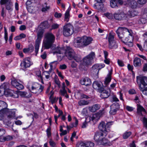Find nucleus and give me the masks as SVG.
I'll return each mask as SVG.
<instances>
[{"mask_svg":"<svg viewBox=\"0 0 147 147\" xmlns=\"http://www.w3.org/2000/svg\"><path fill=\"white\" fill-rule=\"evenodd\" d=\"M116 32L121 41L129 47L133 46L134 36L132 30L119 27L116 30Z\"/></svg>","mask_w":147,"mask_h":147,"instance_id":"1","label":"nucleus"},{"mask_svg":"<svg viewBox=\"0 0 147 147\" xmlns=\"http://www.w3.org/2000/svg\"><path fill=\"white\" fill-rule=\"evenodd\" d=\"M9 84L7 83H4L0 86V93L4 94L6 96H10L13 98H18L19 95L22 97L28 98L31 96L25 91H15L9 89Z\"/></svg>","mask_w":147,"mask_h":147,"instance_id":"2","label":"nucleus"},{"mask_svg":"<svg viewBox=\"0 0 147 147\" xmlns=\"http://www.w3.org/2000/svg\"><path fill=\"white\" fill-rule=\"evenodd\" d=\"M92 40L91 37L86 36L78 37L76 39L74 46L76 47L79 48L85 47L91 43Z\"/></svg>","mask_w":147,"mask_h":147,"instance_id":"3","label":"nucleus"},{"mask_svg":"<svg viewBox=\"0 0 147 147\" xmlns=\"http://www.w3.org/2000/svg\"><path fill=\"white\" fill-rule=\"evenodd\" d=\"M55 37L51 32L46 33L43 41V47L46 49L50 48L54 42Z\"/></svg>","mask_w":147,"mask_h":147,"instance_id":"4","label":"nucleus"},{"mask_svg":"<svg viewBox=\"0 0 147 147\" xmlns=\"http://www.w3.org/2000/svg\"><path fill=\"white\" fill-rule=\"evenodd\" d=\"M65 56L69 60L74 59L77 62L80 61L81 58L77 55L74 51L69 47H67L65 49Z\"/></svg>","mask_w":147,"mask_h":147,"instance_id":"5","label":"nucleus"},{"mask_svg":"<svg viewBox=\"0 0 147 147\" xmlns=\"http://www.w3.org/2000/svg\"><path fill=\"white\" fill-rule=\"evenodd\" d=\"M28 89L33 93L39 94L42 91L43 87L38 83H35L29 87Z\"/></svg>","mask_w":147,"mask_h":147,"instance_id":"6","label":"nucleus"},{"mask_svg":"<svg viewBox=\"0 0 147 147\" xmlns=\"http://www.w3.org/2000/svg\"><path fill=\"white\" fill-rule=\"evenodd\" d=\"M63 34L66 36L72 35L74 32L73 26L70 24H67L63 27Z\"/></svg>","mask_w":147,"mask_h":147,"instance_id":"7","label":"nucleus"},{"mask_svg":"<svg viewBox=\"0 0 147 147\" xmlns=\"http://www.w3.org/2000/svg\"><path fill=\"white\" fill-rule=\"evenodd\" d=\"M104 113V111L103 109L100 110L97 113L93 114L92 116L90 118V120L92 121L94 123H96L103 115Z\"/></svg>","mask_w":147,"mask_h":147,"instance_id":"8","label":"nucleus"},{"mask_svg":"<svg viewBox=\"0 0 147 147\" xmlns=\"http://www.w3.org/2000/svg\"><path fill=\"white\" fill-rule=\"evenodd\" d=\"M94 56V53L93 52L91 53L88 55L83 59V64L85 65H90Z\"/></svg>","mask_w":147,"mask_h":147,"instance_id":"9","label":"nucleus"},{"mask_svg":"<svg viewBox=\"0 0 147 147\" xmlns=\"http://www.w3.org/2000/svg\"><path fill=\"white\" fill-rule=\"evenodd\" d=\"M109 47L110 49H116L117 47V45L114 39V36L109 34L108 36Z\"/></svg>","mask_w":147,"mask_h":147,"instance_id":"10","label":"nucleus"},{"mask_svg":"<svg viewBox=\"0 0 147 147\" xmlns=\"http://www.w3.org/2000/svg\"><path fill=\"white\" fill-rule=\"evenodd\" d=\"M32 64V62L30 58L27 57L25 58L23 60L21 63V66L23 69L29 67Z\"/></svg>","mask_w":147,"mask_h":147,"instance_id":"11","label":"nucleus"},{"mask_svg":"<svg viewBox=\"0 0 147 147\" xmlns=\"http://www.w3.org/2000/svg\"><path fill=\"white\" fill-rule=\"evenodd\" d=\"M137 81L138 83H140L139 85L140 90V86L144 88L147 86V78L146 77H137Z\"/></svg>","mask_w":147,"mask_h":147,"instance_id":"12","label":"nucleus"},{"mask_svg":"<svg viewBox=\"0 0 147 147\" xmlns=\"http://www.w3.org/2000/svg\"><path fill=\"white\" fill-rule=\"evenodd\" d=\"M4 112L7 116V118L10 119H13L15 117V113L16 110L15 109H5Z\"/></svg>","mask_w":147,"mask_h":147,"instance_id":"13","label":"nucleus"},{"mask_svg":"<svg viewBox=\"0 0 147 147\" xmlns=\"http://www.w3.org/2000/svg\"><path fill=\"white\" fill-rule=\"evenodd\" d=\"M11 84L13 86L18 90H22L24 88L22 84L19 83L17 80L14 78L11 79Z\"/></svg>","mask_w":147,"mask_h":147,"instance_id":"14","label":"nucleus"},{"mask_svg":"<svg viewBox=\"0 0 147 147\" xmlns=\"http://www.w3.org/2000/svg\"><path fill=\"white\" fill-rule=\"evenodd\" d=\"M127 15L123 12L119 13H115L114 14V18L117 20H121L125 19L127 18Z\"/></svg>","mask_w":147,"mask_h":147,"instance_id":"15","label":"nucleus"},{"mask_svg":"<svg viewBox=\"0 0 147 147\" xmlns=\"http://www.w3.org/2000/svg\"><path fill=\"white\" fill-rule=\"evenodd\" d=\"M107 135V133H104L100 132H96L94 136V139L95 141L98 143L103 136H106Z\"/></svg>","mask_w":147,"mask_h":147,"instance_id":"16","label":"nucleus"},{"mask_svg":"<svg viewBox=\"0 0 147 147\" xmlns=\"http://www.w3.org/2000/svg\"><path fill=\"white\" fill-rule=\"evenodd\" d=\"M111 110L109 113L111 114L115 115L116 113L117 110L119 108V104L117 103L113 104L111 106Z\"/></svg>","mask_w":147,"mask_h":147,"instance_id":"17","label":"nucleus"},{"mask_svg":"<svg viewBox=\"0 0 147 147\" xmlns=\"http://www.w3.org/2000/svg\"><path fill=\"white\" fill-rule=\"evenodd\" d=\"M98 128L100 130L102 131V133H107L109 131V129L107 128L106 125L104 121H101L98 125Z\"/></svg>","mask_w":147,"mask_h":147,"instance_id":"18","label":"nucleus"},{"mask_svg":"<svg viewBox=\"0 0 147 147\" xmlns=\"http://www.w3.org/2000/svg\"><path fill=\"white\" fill-rule=\"evenodd\" d=\"M80 82L82 85L86 86H89L91 84V80L87 77L82 78L80 80Z\"/></svg>","mask_w":147,"mask_h":147,"instance_id":"19","label":"nucleus"},{"mask_svg":"<svg viewBox=\"0 0 147 147\" xmlns=\"http://www.w3.org/2000/svg\"><path fill=\"white\" fill-rule=\"evenodd\" d=\"M146 113V110L143 107L140 105H137V113L138 115L142 116L143 114Z\"/></svg>","mask_w":147,"mask_h":147,"instance_id":"20","label":"nucleus"},{"mask_svg":"<svg viewBox=\"0 0 147 147\" xmlns=\"http://www.w3.org/2000/svg\"><path fill=\"white\" fill-rule=\"evenodd\" d=\"M80 145L81 147H94V143L91 141H85L81 142Z\"/></svg>","mask_w":147,"mask_h":147,"instance_id":"21","label":"nucleus"},{"mask_svg":"<svg viewBox=\"0 0 147 147\" xmlns=\"http://www.w3.org/2000/svg\"><path fill=\"white\" fill-rule=\"evenodd\" d=\"M92 86L94 88L99 90H102L103 89L101 85V83L100 82H94L93 83Z\"/></svg>","mask_w":147,"mask_h":147,"instance_id":"22","label":"nucleus"},{"mask_svg":"<svg viewBox=\"0 0 147 147\" xmlns=\"http://www.w3.org/2000/svg\"><path fill=\"white\" fill-rule=\"evenodd\" d=\"M127 3L126 5L132 8H135L137 7V3L134 0H127Z\"/></svg>","mask_w":147,"mask_h":147,"instance_id":"23","label":"nucleus"},{"mask_svg":"<svg viewBox=\"0 0 147 147\" xmlns=\"http://www.w3.org/2000/svg\"><path fill=\"white\" fill-rule=\"evenodd\" d=\"M140 21L142 24H145L147 22V10L144 11Z\"/></svg>","mask_w":147,"mask_h":147,"instance_id":"24","label":"nucleus"},{"mask_svg":"<svg viewBox=\"0 0 147 147\" xmlns=\"http://www.w3.org/2000/svg\"><path fill=\"white\" fill-rule=\"evenodd\" d=\"M100 90L101 91L100 94V97L102 98H107L109 97L110 94V92L106 90Z\"/></svg>","mask_w":147,"mask_h":147,"instance_id":"25","label":"nucleus"},{"mask_svg":"<svg viewBox=\"0 0 147 147\" xmlns=\"http://www.w3.org/2000/svg\"><path fill=\"white\" fill-rule=\"evenodd\" d=\"M100 107V106L99 105L95 104L92 106L89 107L88 109L90 111L94 112L99 109Z\"/></svg>","mask_w":147,"mask_h":147,"instance_id":"26","label":"nucleus"},{"mask_svg":"<svg viewBox=\"0 0 147 147\" xmlns=\"http://www.w3.org/2000/svg\"><path fill=\"white\" fill-rule=\"evenodd\" d=\"M7 104L5 102L0 100V110L4 112L5 109H7Z\"/></svg>","mask_w":147,"mask_h":147,"instance_id":"27","label":"nucleus"},{"mask_svg":"<svg viewBox=\"0 0 147 147\" xmlns=\"http://www.w3.org/2000/svg\"><path fill=\"white\" fill-rule=\"evenodd\" d=\"M134 64L136 67L140 66L141 64L140 59L138 57L135 58L134 60Z\"/></svg>","mask_w":147,"mask_h":147,"instance_id":"28","label":"nucleus"},{"mask_svg":"<svg viewBox=\"0 0 147 147\" xmlns=\"http://www.w3.org/2000/svg\"><path fill=\"white\" fill-rule=\"evenodd\" d=\"M111 72H110L107 75V77L105 78V85L107 86L108 85L110 82L111 80Z\"/></svg>","mask_w":147,"mask_h":147,"instance_id":"29","label":"nucleus"},{"mask_svg":"<svg viewBox=\"0 0 147 147\" xmlns=\"http://www.w3.org/2000/svg\"><path fill=\"white\" fill-rule=\"evenodd\" d=\"M74 118L75 119V123H71L69 125V126L67 125V128L68 130L70 129L71 128H73V127H76L78 125V120L75 117H74Z\"/></svg>","mask_w":147,"mask_h":147,"instance_id":"30","label":"nucleus"},{"mask_svg":"<svg viewBox=\"0 0 147 147\" xmlns=\"http://www.w3.org/2000/svg\"><path fill=\"white\" fill-rule=\"evenodd\" d=\"M70 9L68 8L66 11L65 14L64 20L66 22H68L70 17L69 11Z\"/></svg>","mask_w":147,"mask_h":147,"instance_id":"31","label":"nucleus"},{"mask_svg":"<svg viewBox=\"0 0 147 147\" xmlns=\"http://www.w3.org/2000/svg\"><path fill=\"white\" fill-rule=\"evenodd\" d=\"M41 40L36 39L35 41V51L36 53L38 51L40 44Z\"/></svg>","mask_w":147,"mask_h":147,"instance_id":"32","label":"nucleus"},{"mask_svg":"<svg viewBox=\"0 0 147 147\" xmlns=\"http://www.w3.org/2000/svg\"><path fill=\"white\" fill-rule=\"evenodd\" d=\"M89 100H80L78 102V104L80 106H83L88 105L89 104Z\"/></svg>","mask_w":147,"mask_h":147,"instance_id":"33","label":"nucleus"},{"mask_svg":"<svg viewBox=\"0 0 147 147\" xmlns=\"http://www.w3.org/2000/svg\"><path fill=\"white\" fill-rule=\"evenodd\" d=\"M36 74L38 77V80L42 83L43 84L42 77L41 76V71L39 70H38L36 71Z\"/></svg>","mask_w":147,"mask_h":147,"instance_id":"34","label":"nucleus"},{"mask_svg":"<svg viewBox=\"0 0 147 147\" xmlns=\"http://www.w3.org/2000/svg\"><path fill=\"white\" fill-rule=\"evenodd\" d=\"M105 136H103L102 138L101 139L98 144H100L101 145H104L108 143V141L105 138Z\"/></svg>","mask_w":147,"mask_h":147,"instance_id":"35","label":"nucleus"},{"mask_svg":"<svg viewBox=\"0 0 147 147\" xmlns=\"http://www.w3.org/2000/svg\"><path fill=\"white\" fill-rule=\"evenodd\" d=\"M104 15L108 19L110 20L113 19L114 17V15H113L112 13L109 12L105 13Z\"/></svg>","mask_w":147,"mask_h":147,"instance_id":"36","label":"nucleus"},{"mask_svg":"<svg viewBox=\"0 0 147 147\" xmlns=\"http://www.w3.org/2000/svg\"><path fill=\"white\" fill-rule=\"evenodd\" d=\"M110 6L112 8H114L117 6L116 0H111L110 1Z\"/></svg>","mask_w":147,"mask_h":147,"instance_id":"37","label":"nucleus"},{"mask_svg":"<svg viewBox=\"0 0 147 147\" xmlns=\"http://www.w3.org/2000/svg\"><path fill=\"white\" fill-rule=\"evenodd\" d=\"M43 75L45 76L47 80L48 81L49 80L51 76L49 72L45 71L43 73Z\"/></svg>","mask_w":147,"mask_h":147,"instance_id":"38","label":"nucleus"},{"mask_svg":"<svg viewBox=\"0 0 147 147\" xmlns=\"http://www.w3.org/2000/svg\"><path fill=\"white\" fill-rule=\"evenodd\" d=\"M140 90L144 94L147 95V87L142 88L140 86Z\"/></svg>","mask_w":147,"mask_h":147,"instance_id":"39","label":"nucleus"},{"mask_svg":"<svg viewBox=\"0 0 147 147\" xmlns=\"http://www.w3.org/2000/svg\"><path fill=\"white\" fill-rule=\"evenodd\" d=\"M129 13L130 16L131 17H134L138 14V12L134 10H133L131 11H129ZM128 14H129V13Z\"/></svg>","mask_w":147,"mask_h":147,"instance_id":"40","label":"nucleus"},{"mask_svg":"<svg viewBox=\"0 0 147 147\" xmlns=\"http://www.w3.org/2000/svg\"><path fill=\"white\" fill-rule=\"evenodd\" d=\"M131 134V132H126L123 134V138L124 139H126L128 138Z\"/></svg>","mask_w":147,"mask_h":147,"instance_id":"41","label":"nucleus"},{"mask_svg":"<svg viewBox=\"0 0 147 147\" xmlns=\"http://www.w3.org/2000/svg\"><path fill=\"white\" fill-rule=\"evenodd\" d=\"M48 25V23L46 21L41 23L40 26L41 28H45L47 27Z\"/></svg>","mask_w":147,"mask_h":147,"instance_id":"42","label":"nucleus"},{"mask_svg":"<svg viewBox=\"0 0 147 147\" xmlns=\"http://www.w3.org/2000/svg\"><path fill=\"white\" fill-rule=\"evenodd\" d=\"M64 52V50L63 48H60L55 51L54 53H57L59 54H63Z\"/></svg>","mask_w":147,"mask_h":147,"instance_id":"43","label":"nucleus"},{"mask_svg":"<svg viewBox=\"0 0 147 147\" xmlns=\"http://www.w3.org/2000/svg\"><path fill=\"white\" fill-rule=\"evenodd\" d=\"M92 68L94 70H95V71L97 73L98 72V70L100 69L99 64H97L94 65L92 66Z\"/></svg>","mask_w":147,"mask_h":147,"instance_id":"44","label":"nucleus"},{"mask_svg":"<svg viewBox=\"0 0 147 147\" xmlns=\"http://www.w3.org/2000/svg\"><path fill=\"white\" fill-rule=\"evenodd\" d=\"M82 94V93L80 91H78L76 92L75 94V96L76 98L78 99H81V98Z\"/></svg>","mask_w":147,"mask_h":147,"instance_id":"45","label":"nucleus"},{"mask_svg":"<svg viewBox=\"0 0 147 147\" xmlns=\"http://www.w3.org/2000/svg\"><path fill=\"white\" fill-rule=\"evenodd\" d=\"M49 9V7L47 6V4L46 3H45L42 9V11L43 12H45Z\"/></svg>","mask_w":147,"mask_h":147,"instance_id":"46","label":"nucleus"},{"mask_svg":"<svg viewBox=\"0 0 147 147\" xmlns=\"http://www.w3.org/2000/svg\"><path fill=\"white\" fill-rule=\"evenodd\" d=\"M57 61H54L51 62L50 64V66L51 69L55 67L57 64Z\"/></svg>","mask_w":147,"mask_h":147,"instance_id":"47","label":"nucleus"},{"mask_svg":"<svg viewBox=\"0 0 147 147\" xmlns=\"http://www.w3.org/2000/svg\"><path fill=\"white\" fill-rule=\"evenodd\" d=\"M43 33V32L42 31H40V32H38L37 34V39L41 40L42 36Z\"/></svg>","mask_w":147,"mask_h":147,"instance_id":"48","label":"nucleus"},{"mask_svg":"<svg viewBox=\"0 0 147 147\" xmlns=\"http://www.w3.org/2000/svg\"><path fill=\"white\" fill-rule=\"evenodd\" d=\"M11 0H1L0 3L1 5L6 4L7 2L10 3Z\"/></svg>","mask_w":147,"mask_h":147,"instance_id":"49","label":"nucleus"},{"mask_svg":"<svg viewBox=\"0 0 147 147\" xmlns=\"http://www.w3.org/2000/svg\"><path fill=\"white\" fill-rule=\"evenodd\" d=\"M147 2V0H138V4L143 5L145 4Z\"/></svg>","mask_w":147,"mask_h":147,"instance_id":"50","label":"nucleus"},{"mask_svg":"<svg viewBox=\"0 0 147 147\" xmlns=\"http://www.w3.org/2000/svg\"><path fill=\"white\" fill-rule=\"evenodd\" d=\"M49 144L52 147H56V143L52 140H50Z\"/></svg>","mask_w":147,"mask_h":147,"instance_id":"51","label":"nucleus"},{"mask_svg":"<svg viewBox=\"0 0 147 147\" xmlns=\"http://www.w3.org/2000/svg\"><path fill=\"white\" fill-rule=\"evenodd\" d=\"M49 99L52 104L57 101V99L56 100L55 98L53 97L50 96Z\"/></svg>","mask_w":147,"mask_h":147,"instance_id":"52","label":"nucleus"},{"mask_svg":"<svg viewBox=\"0 0 147 147\" xmlns=\"http://www.w3.org/2000/svg\"><path fill=\"white\" fill-rule=\"evenodd\" d=\"M55 83L58 85L59 88L60 87V82L59 79L57 78H56L55 79Z\"/></svg>","mask_w":147,"mask_h":147,"instance_id":"53","label":"nucleus"},{"mask_svg":"<svg viewBox=\"0 0 147 147\" xmlns=\"http://www.w3.org/2000/svg\"><path fill=\"white\" fill-rule=\"evenodd\" d=\"M143 123L146 128L147 129V119L144 117L143 119Z\"/></svg>","mask_w":147,"mask_h":147,"instance_id":"54","label":"nucleus"},{"mask_svg":"<svg viewBox=\"0 0 147 147\" xmlns=\"http://www.w3.org/2000/svg\"><path fill=\"white\" fill-rule=\"evenodd\" d=\"M51 129L50 127L47 128L46 130V132L47 134L48 137H50L51 136Z\"/></svg>","mask_w":147,"mask_h":147,"instance_id":"55","label":"nucleus"},{"mask_svg":"<svg viewBox=\"0 0 147 147\" xmlns=\"http://www.w3.org/2000/svg\"><path fill=\"white\" fill-rule=\"evenodd\" d=\"M5 141H8L12 140L13 139V137L11 136L8 135L5 137Z\"/></svg>","mask_w":147,"mask_h":147,"instance_id":"56","label":"nucleus"},{"mask_svg":"<svg viewBox=\"0 0 147 147\" xmlns=\"http://www.w3.org/2000/svg\"><path fill=\"white\" fill-rule=\"evenodd\" d=\"M55 16L56 18H59L62 16V14L61 13H58L57 12H55L54 15Z\"/></svg>","mask_w":147,"mask_h":147,"instance_id":"57","label":"nucleus"},{"mask_svg":"<svg viewBox=\"0 0 147 147\" xmlns=\"http://www.w3.org/2000/svg\"><path fill=\"white\" fill-rule=\"evenodd\" d=\"M116 1L117 2V1L120 5H122L123 4L125 5L127 4V2H126L125 1L123 2L122 0H116Z\"/></svg>","mask_w":147,"mask_h":147,"instance_id":"58","label":"nucleus"},{"mask_svg":"<svg viewBox=\"0 0 147 147\" xmlns=\"http://www.w3.org/2000/svg\"><path fill=\"white\" fill-rule=\"evenodd\" d=\"M126 109L127 110L129 111H133L134 109L133 107L128 106H127L126 107Z\"/></svg>","mask_w":147,"mask_h":147,"instance_id":"59","label":"nucleus"},{"mask_svg":"<svg viewBox=\"0 0 147 147\" xmlns=\"http://www.w3.org/2000/svg\"><path fill=\"white\" fill-rule=\"evenodd\" d=\"M59 26V25L57 24H54L52 26V29H55L58 28Z\"/></svg>","mask_w":147,"mask_h":147,"instance_id":"60","label":"nucleus"},{"mask_svg":"<svg viewBox=\"0 0 147 147\" xmlns=\"http://www.w3.org/2000/svg\"><path fill=\"white\" fill-rule=\"evenodd\" d=\"M113 121H110L107 122L106 124L107 128L110 127L113 124Z\"/></svg>","mask_w":147,"mask_h":147,"instance_id":"61","label":"nucleus"},{"mask_svg":"<svg viewBox=\"0 0 147 147\" xmlns=\"http://www.w3.org/2000/svg\"><path fill=\"white\" fill-rule=\"evenodd\" d=\"M1 16L3 18L5 17V13L4 11V7H2V9L1 13Z\"/></svg>","mask_w":147,"mask_h":147,"instance_id":"62","label":"nucleus"},{"mask_svg":"<svg viewBox=\"0 0 147 147\" xmlns=\"http://www.w3.org/2000/svg\"><path fill=\"white\" fill-rule=\"evenodd\" d=\"M60 91L61 94L63 96H64L67 93V91L65 89H61Z\"/></svg>","mask_w":147,"mask_h":147,"instance_id":"63","label":"nucleus"},{"mask_svg":"<svg viewBox=\"0 0 147 147\" xmlns=\"http://www.w3.org/2000/svg\"><path fill=\"white\" fill-rule=\"evenodd\" d=\"M143 71H147V63H144L143 65Z\"/></svg>","mask_w":147,"mask_h":147,"instance_id":"64","label":"nucleus"}]
</instances>
